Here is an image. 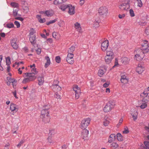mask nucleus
Wrapping results in <instances>:
<instances>
[{
    "mask_svg": "<svg viewBox=\"0 0 149 149\" xmlns=\"http://www.w3.org/2000/svg\"><path fill=\"white\" fill-rule=\"evenodd\" d=\"M26 76L27 77L24 78L22 81L23 84H25L26 83L29 82L34 80L36 79V77L34 76V74L30 73L29 72L25 73Z\"/></svg>",
    "mask_w": 149,
    "mask_h": 149,
    "instance_id": "1",
    "label": "nucleus"
},
{
    "mask_svg": "<svg viewBox=\"0 0 149 149\" xmlns=\"http://www.w3.org/2000/svg\"><path fill=\"white\" fill-rule=\"evenodd\" d=\"M115 104L111 101H109L106 104L104 107L103 110L105 112H108L110 111L113 107Z\"/></svg>",
    "mask_w": 149,
    "mask_h": 149,
    "instance_id": "2",
    "label": "nucleus"
},
{
    "mask_svg": "<svg viewBox=\"0 0 149 149\" xmlns=\"http://www.w3.org/2000/svg\"><path fill=\"white\" fill-rule=\"evenodd\" d=\"M129 1H127L125 3L121 4L119 6V8L122 10H127L130 8Z\"/></svg>",
    "mask_w": 149,
    "mask_h": 149,
    "instance_id": "3",
    "label": "nucleus"
},
{
    "mask_svg": "<svg viewBox=\"0 0 149 149\" xmlns=\"http://www.w3.org/2000/svg\"><path fill=\"white\" fill-rule=\"evenodd\" d=\"M98 13L100 15L106 17L108 14V9L106 7L102 6L98 10Z\"/></svg>",
    "mask_w": 149,
    "mask_h": 149,
    "instance_id": "4",
    "label": "nucleus"
},
{
    "mask_svg": "<svg viewBox=\"0 0 149 149\" xmlns=\"http://www.w3.org/2000/svg\"><path fill=\"white\" fill-rule=\"evenodd\" d=\"M51 110L50 107L48 105H46L43 107V109L41 111V116L49 115V113Z\"/></svg>",
    "mask_w": 149,
    "mask_h": 149,
    "instance_id": "5",
    "label": "nucleus"
},
{
    "mask_svg": "<svg viewBox=\"0 0 149 149\" xmlns=\"http://www.w3.org/2000/svg\"><path fill=\"white\" fill-rule=\"evenodd\" d=\"M91 119L90 118L84 119L81 122V127L82 129H86L90 124Z\"/></svg>",
    "mask_w": 149,
    "mask_h": 149,
    "instance_id": "6",
    "label": "nucleus"
},
{
    "mask_svg": "<svg viewBox=\"0 0 149 149\" xmlns=\"http://www.w3.org/2000/svg\"><path fill=\"white\" fill-rule=\"evenodd\" d=\"M142 47L141 49L146 51V52H149V46L148 41L146 40H144L141 43Z\"/></svg>",
    "mask_w": 149,
    "mask_h": 149,
    "instance_id": "7",
    "label": "nucleus"
},
{
    "mask_svg": "<svg viewBox=\"0 0 149 149\" xmlns=\"http://www.w3.org/2000/svg\"><path fill=\"white\" fill-rule=\"evenodd\" d=\"M109 45V41L107 40H106L102 43L101 47L102 50L104 51H105L107 49Z\"/></svg>",
    "mask_w": 149,
    "mask_h": 149,
    "instance_id": "8",
    "label": "nucleus"
},
{
    "mask_svg": "<svg viewBox=\"0 0 149 149\" xmlns=\"http://www.w3.org/2000/svg\"><path fill=\"white\" fill-rule=\"evenodd\" d=\"M136 52L138 53V54L141 55L140 56H143V57H144L145 56V54L148 53L146 52V51H144V50L141 49H138L135 50L134 53L136 54Z\"/></svg>",
    "mask_w": 149,
    "mask_h": 149,
    "instance_id": "9",
    "label": "nucleus"
},
{
    "mask_svg": "<svg viewBox=\"0 0 149 149\" xmlns=\"http://www.w3.org/2000/svg\"><path fill=\"white\" fill-rule=\"evenodd\" d=\"M129 79L125 75L122 74L121 76L120 81L122 83L124 84L128 83Z\"/></svg>",
    "mask_w": 149,
    "mask_h": 149,
    "instance_id": "10",
    "label": "nucleus"
},
{
    "mask_svg": "<svg viewBox=\"0 0 149 149\" xmlns=\"http://www.w3.org/2000/svg\"><path fill=\"white\" fill-rule=\"evenodd\" d=\"M68 13L71 15L74 14L75 13V8L71 5L68 4Z\"/></svg>",
    "mask_w": 149,
    "mask_h": 149,
    "instance_id": "11",
    "label": "nucleus"
},
{
    "mask_svg": "<svg viewBox=\"0 0 149 149\" xmlns=\"http://www.w3.org/2000/svg\"><path fill=\"white\" fill-rule=\"evenodd\" d=\"M10 109L11 111H15L17 112L18 110V107L16 104L11 103L10 106Z\"/></svg>",
    "mask_w": 149,
    "mask_h": 149,
    "instance_id": "12",
    "label": "nucleus"
},
{
    "mask_svg": "<svg viewBox=\"0 0 149 149\" xmlns=\"http://www.w3.org/2000/svg\"><path fill=\"white\" fill-rule=\"evenodd\" d=\"M41 118H42V121L45 123H48L49 122L50 120V118L49 115L43 116H41Z\"/></svg>",
    "mask_w": 149,
    "mask_h": 149,
    "instance_id": "13",
    "label": "nucleus"
},
{
    "mask_svg": "<svg viewBox=\"0 0 149 149\" xmlns=\"http://www.w3.org/2000/svg\"><path fill=\"white\" fill-rule=\"evenodd\" d=\"M81 133V136L84 139V138L87 137L88 136L89 133V131L86 129H83Z\"/></svg>",
    "mask_w": 149,
    "mask_h": 149,
    "instance_id": "14",
    "label": "nucleus"
},
{
    "mask_svg": "<svg viewBox=\"0 0 149 149\" xmlns=\"http://www.w3.org/2000/svg\"><path fill=\"white\" fill-rule=\"evenodd\" d=\"M74 27L77 30L79 33H81L82 31L80 26V24L78 22H76L74 24Z\"/></svg>",
    "mask_w": 149,
    "mask_h": 149,
    "instance_id": "15",
    "label": "nucleus"
},
{
    "mask_svg": "<svg viewBox=\"0 0 149 149\" xmlns=\"http://www.w3.org/2000/svg\"><path fill=\"white\" fill-rule=\"evenodd\" d=\"M45 59L46 60V62L45 63V67L46 68L50 64L51 62L48 56H45Z\"/></svg>",
    "mask_w": 149,
    "mask_h": 149,
    "instance_id": "16",
    "label": "nucleus"
},
{
    "mask_svg": "<svg viewBox=\"0 0 149 149\" xmlns=\"http://www.w3.org/2000/svg\"><path fill=\"white\" fill-rule=\"evenodd\" d=\"M36 37L35 36H30L29 38V40L33 45H35L36 42Z\"/></svg>",
    "mask_w": 149,
    "mask_h": 149,
    "instance_id": "17",
    "label": "nucleus"
},
{
    "mask_svg": "<svg viewBox=\"0 0 149 149\" xmlns=\"http://www.w3.org/2000/svg\"><path fill=\"white\" fill-rule=\"evenodd\" d=\"M144 68L142 67L141 65H139L136 68L137 72L139 74L141 73L144 70Z\"/></svg>",
    "mask_w": 149,
    "mask_h": 149,
    "instance_id": "18",
    "label": "nucleus"
},
{
    "mask_svg": "<svg viewBox=\"0 0 149 149\" xmlns=\"http://www.w3.org/2000/svg\"><path fill=\"white\" fill-rule=\"evenodd\" d=\"M11 45L13 49H16L18 48V45L17 44L15 40H12L11 41Z\"/></svg>",
    "mask_w": 149,
    "mask_h": 149,
    "instance_id": "19",
    "label": "nucleus"
},
{
    "mask_svg": "<svg viewBox=\"0 0 149 149\" xmlns=\"http://www.w3.org/2000/svg\"><path fill=\"white\" fill-rule=\"evenodd\" d=\"M45 16L47 17H51L53 15V11L52 10H49L45 11Z\"/></svg>",
    "mask_w": 149,
    "mask_h": 149,
    "instance_id": "20",
    "label": "nucleus"
},
{
    "mask_svg": "<svg viewBox=\"0 0 149 149\" xmlns=\"http://www.w3.org/2000/svg\"><path fill=\"white\" fill-rule=\"evenodd\" d=\"M135 55L134 58L137 61H141L143 58H144L143 56H140V55L138 54V53H136Z\"/></svg>",
    "mask_w": 149,
    "mask_h": 149,
    "instance_id": "21",
    "label": "nucleus"
},
{
    "mask_svg": "<svg viewBox=\"0 0 149 149\" xmlns=\"http://www.w3.org/2000/svg\"><path fill=\"white\" fill-rule=\"evenodd\" d=\"M36 17L38 19L39 22L40 23H43L45 22V19L44 18H41V15H37Z\"/></svg>",
    "mask_w": 149,
    "mask_h": 149,
    "instance_id": "22",
    "label": "nucleus"
},
{
    "mask_svg": "<svg viewBox=\"0 0 149 149\" xmlns=\"http://www.w3.org/2000/svg\"><path fill=\"white\" fill-rule=\"evenodd\" d=\"M104 58L106 63L107 64H109L111 62L112 59L113 58V57L106 55L105 56Z\"/></svg>",
    "mask_w": 149,
    "mask_h": 149,
    "instance_id": "23",
    "label": "nucleus"
},
{
    "mask_svg": "<svg viewBox=\"0 0 149 149\" xmlns=\"http://www.w3.org/2000/svg\"><path fill=\"white\" fill-rule=\"evenodd\" d=\"M38 80L39 82L38 84L40 86L42 85L44 82V78L42 77H39Z\"/></svg>",
    "mask_w": 149,
    "mask_h": 149,
    "instance_id": "24",
    "label": "nucleus"
},
{
    "mask_svg": "<svg viewBox=\"0 0 149 149\" xmlns=\"http://www.w3.org/2000/svg\"><path fill=\"white\" fill-rule=\"evenodd\" d=\"M73 91L75 92H80V88L77 85L74 86L73 88Z\"/></svg>",
    "mask_w": 149,
    "mask_h": 149,
    "instance_id": "25",
    "label": "nucleus"
},
{
    "mask_svg": "<svg viewBox=\"0 0 149 149\" xmlns=\"http://www.w3.org/2000/svg\"><path fill=\"white\" fill-rule=\"evenodd\" d=\"M75 49V47L74 46L72 45L69 48L68 50V53L73 54V53Z\"/></svg>",
    "mask_w": 149,
    "mask_h": 149,
    "instance_id": "26",
    "label": "nucleus"
},
{
    "mask_svg": "<svg viewBox=\"0 0 149 149\" xmlns=\"http://www.w3.org/2000/svg\"><path fill=\"white\" fill-rule=\"evenodd\" d=\"M109 123V119L107 118L106 117H105L103 122V125L105 126H107L108 125Z\"/></svg>",
    "mask_w": 149,
    "mask_h": 149,
    "instance_id": "27",
    "label": "nucleus"
},
{
    "mask_svg": "<svg viewBox=\"0 0 149 149\" xmlns=\"http://www.w3.org/2000/svg\"><path fill=\"white\" fill-rule=\"evenodd\" d=\"M68 5H63L59 7V8L62 11H64L66 9H68Z\"/></svg>",
    "mask_w": 149,
    "mask_h": 149,
    "instance_id": "28",
    "label": "nucleus"
},
{
    "mask_svg": "<svg viewBox=\"0 0 149 149\" xmlns=\"http://www.w3.org/2000/svg\"><path fill=\"white\" fill-rule=\"evenodd\" d=\"M143 98L142 100L143 102H147L149 101V96L147 95L146 96H143Z\"/></svg>",
    "mask_w": 149,
    "mask_h": 149,
    "instance_id": "29",
    "label": "nucleus"
},
{
    "mask_svg": "<svg viewBox=\"0 0 149 149\" xmlns=\"http://www.w3.org/2000/svg\"><path fill=\"white\" fill-rule=\"evenodd\" d=\"M10 6L14 8H19V5L17 3L15 2H11L10 3Z\"/></svg>",
    "mask_w": 149,
    "mask_h": 149,
    "instance_id": "30",
    "label": "nucleus"
},
{
    "mask_svg": "<svg viewBox=\"0 0 149 149\" xmlns=\"http://www.w3.org/2000/svg\"><path fill=\"white\" fill-rule=\"evenodd\" d=\"M117 138L119 141H122L123 140V136L120 133H118L117 134Z\"/></svg>",
    "mask_w": 149,
    "mask_h": 149,
    "instance_id": "31",
    "label": "nucleus"
},
{
    "mask_svg": "<svg viewBox=\"0 0 149 149\" xmlns=\"http://www.w3.org/2000/svg\"><path fill=\"white\" fill-rule=\"evenodd\" d=\"M7 79L9 80V82L10 83H12L13 85V84H15L17 83V81H16L15 79H12L11 78H10L9 77H7Z\"/></svg>",
    "mask_w": 149,
    "mask_h": 149,
    "instance_id": "32",
    "label": "nucleus"
},
{
    "mask_svg": "<svg viewBox=\"0 0 149 149\" xmlns=\"http://www.w3.org/2000/svg\"><path fill=\"white\" fill-rule=\"evenodd\" d=\"M148 90H147L146 88H145L144 91V92L141 93V96H146L148 95L149 94Z\"/></svg>",
    "mask_w": 149,
    "mask_h": 149,
    "instance_id": "33",
    "label": "nucleus"
},
{
    "mask_svg": "<svg viewBox=\"0 0 149 149\" xmlns=\"http://www.w3.org/2000/svg\"><path fill=\"white\" fill-rule=\"evenodd\" d=\"M66 60L67 62L70 64H72L74 62L73 58H66Z\"/></svg>",
    "mask_w": 149,
    "mask_h": 149,
    "instance_id": "34",
    "label": "nucleus"
},
{
    "mask_svg": "<svg viewBox=\"0 0 149 149\" xmlns=\"http://www.w3.org/2000/svg\"><path fill=\"white\" fill-rule=\"evenodd\" d=\"M19 8H16L15 9H13V15L14 17H15L17 15V13L19 10Z\"/></svg>",
    "mask_w": 149,
    "mask_h": 149,
    "instance_id": "35",
    "label": "nucleus"
},
{
    "mask_svg": "<svg viewBox=\"0 0 149 149\" xmlns=\"http://www.w3.org/2000/svg\"><path fill=\"white\" fill-rule=\"evenodd\" d=\"M63 0H55L54 1V4L56 5H58L63 3Z\"/></svg>",
    "mask_w": 149,
    "mask_h": 149,
    "instance_id": "36",
    "label": "nucleus"
},
{
    "mask_svg": "<svg viewBox=\"0 0 149 149\" xmlns=\"http://www.w3.org/2000/svg\"><path fill=\"white\" fill-rule=\"evenodd\" d=\"M122 61H123V63H124V64H126L128 63L129 59L126 57H124L122 58Z\"/></svg>",
    "mask_w": 149,
    "mask_h": 149,
    "instance_id": "37",
    "label": "nucleus"
},
{
    "mask_svg": "<svg viewBox=\"0 0 149 149\" xmlns=\"http://www.w3.org/2000/svg\"><path fill=\"white\" fill-rule=\"evenodd\" d=\"M113 55V53L112 51L111 50H107V56H109L111 57H112Z\"/></svg>",
    "mask_w": 149,
    "mask_h": 149,
    "instance_id": "38",
    "label": "nucleus"
},
{
    "mask_svg": "<svg viewBox=\"0 0 149 149\" xmlns=\"http://www.w3.org/2000/svg\"><path fill=\"white\" fill-rule=\"evenodd\" d=\"M104 71L102 69L99 70L98 72V74L100 77H101L104 74Z\"/></svg>",
    "mask_w": 149,
    "mask_h": 149,
    "instance_id": "39",
    "label": "nucleus"
},
{
    "mask_svg": "<svg viewBox=\"0 0 149 149\" xmlns=\"http://www.w3.org/2000/svg\"><path fill=\"white\" fill-rule=\"evenodd\" d=\"M6 63L7 65H9L10 63V59L9 56L6 58Z\"/></svg>",
    "mask_w": 149,
    "mask_h": 149,
    "instance_id": "40",
    "label": "nucleus"
},
{
    "mask_svg": "<svg viewBox=\"0 0 149 149\" xmlns=\"http://www.w3.org/2000/svg\"><path fill=\"white\" fill-rule=\"evenodd\" d=\"M56 82L57 83V84H53L52 85V86H51L52 89L54 92H56V90L57 88H56V87L55 86L54 87H55L54 88H53V86H55V85H56V86H58V84L59 83V82H58V81H56Z\"/></svg>",
    "mask_w": 149,
    "mask_h": 149,
    "instance_id": "41",
    "label": "nucleus"
},
{
    "mask_svg": "<svg viewBox=\"0 0 149 149\" xmlns=\"http://www.w3.org/2000/svg\"><path fill=\"white\" fill-rule=\"evenodd\" d=\"M141 105L140 106V107L141 109H143L147 107V104L146 102H143Z\"/></svg>",
    "mask_w": 149,
    "mask_h": 149,
    "instance_id": "42",
    "label": "nucleus"
},
{
    "mask_svg": "<svg viewBox=\"0 0 149 149\" xmlns=\"http://www.w3.org/2000/svg\"><path fill=\"white\" fill-rule=\"evenodd\" d=\"M6 27L8 28H13L14 27V25L13 23H10L7 24Z\"/></svg>",
    "mask_w": 149,
    "mask_h": 149,
    "instance_id": "43",
    "label": "nucleus"
},
{
    "mask_svg": "<svg viewBox=\"0 0 149 149\" xmlns=\"http://www.w3.org/2000/svg\"><path fill=\"white\" fill-rule=\"evenodd\" d=\"M32 72L30 73H33L34 74V76H35V75L36 74L38 73V72L36 71V68H32L31 70Z\"/></svg>",
    "mask_w": 149,
    "mask_h": 149,
    "instance_id": "44",
    "label": "nucleus"
},
{
    "mask_svg": "<svg viewBox=\"0 0 149 149\" xmlns=\"http://www.w3.org/2000/svg\"><path fill=\"white\" fill-rule=\"evenodd\" d=\"M100 20H98L97 21H95V22L94 24V27L95 28L99 26V23L100 22Z\"/></svg>",
    "mask_w": 149,
    "mask_h": 149,
    "instance_id": "45",
    "label": "nucleus"
},
{
    "mask_svg": "<svg viewBox=\"0 0 149 149\" xmlns=\"http://www.w3.org/2000/svg\"><path fill=\"white\" fill-rule=\"evenodd\" d=\"M111 147L114 148H116L118 146V145L116 143H113L111 145Z\"/></svg>",
    "mask_w": 149,
    "mask_h": 149,
    "instance_id": "46",
    "label": "nucleus"
},
{
    "mask_svg": "<svg viewBox=\"0 0 149 149\" xmlns=\"http://www.w3.org/2000/svg\"><path fill=\"white\" fill-rule=\"evenodd\" d=\"M137 1V6L140 7H142L143 3L141 0H136Z\"/></svg>",
    "mask_w": 149,
    "mask_h": 149,
    "instance_id": "47",
    "label": "nucleus"
},
{
    "mask_svg": "<svg viewBox=\"0 0 149 149\" xmlns=\"http://www.w3.org/2000/svg\"><path fill=\"white\" fill-rule=\"evenodd\" d=\"M23 10L27 12L29 11V8L27 5H24L22 6Z\"/></svg>",
    "mask_w": 149,
    "mask_h": 149,
    "instance_id": "48",
    "label": "nucleus"
},
{
    "mask_svg": "<svg viewBox=\"0 0 149 149\" xmlns=\"http://www.w3.org/2000/svg\"><path fill=\"white\" fill-rule=\"evenodd\" d=\"M74 56V54H72L69 53H68V54L66 58H73Z\"/></svg>",
    "mask_w": 149,
    "mask_h": 149,
    "instance_id": "49",
    "label": "nucleus"
},
{
    "mask_svg": "<svg viewBox=\"0 0 149 149\" xmlns=\"http://www.w3.org/2000/svg\"><path fill=\"white\" fill-rule=\"evenodd\" d=\"M130 15L132 17H134L135 16V14L134 11L132 9H131L130 10Z\"/></svg>",
    "mask_w": 149,
    "mask_h": 149,
    "instance_id": "50",
    "label": "nucleus"
},
{
    "mask_svg": "<svg viewBox=\"0 0 149 149\" xmlns=\"http://www.w3.org/2000/svg\"><path fill=\"white\" fill-rule=\"evenodd\" d=\"M35 32H36L35 30L33 28H32L30 29L29 35L31 36L33 35Z\"/></svg>",
    "mask_w": 149,
    "mask_h": 149,
    "instance_id": "51",
    "label": "nucleus"
},
{
    "mask_svg": "<svg viewBox=\"0 0 149 149\" xmlns=\"http://www.w3.org/2000/svg\"><path fill=\"white\" fill-rule=\"evenodd\" d=\"M137 112H136V113H135V115H134L133 114L132 115V117L133 118V120H134L135 121L136 120L137 118Z\"/></svg>",
    "mask_w": 149,
    "mask_h": 149,
    "instance_id": "52",
    "label": "nucleus"
},
{
    "mask_svg": "<svg viewBox=\"0 0 149 149\" xmlns=\"http://www.w3.org/2000/svg\"><path fill=\"white\" fill-rule=\"evenodd\" d=\"M55 60L56 62L58 63H59L61 61V58L59 56H57L55 58Z\"/></svg>",
    "mask_w": 149,
    "mask_h": 149,
    "instance_id": "53",
    "label": "nucleus"
},
{
    "mask_svg": "<svg viewBox=\"0 0 149 149\" xmlns=\"http://www.w3.org/2000/svg\"><path fill=\"white\" fill-rule=\"evenodd\" d=\"M54 96L55 97L57 98L58 99H61V96L58 94V93L56 92L55 93V94L54 95Z\"/></svg>",
    "mask_w": 149,
    "mask_h": 149,
    "instance_id": "54",
    "label": "nucleus"
},
{
    "mask_svg": "<svg viewBox=\"0 0 149 149\" xmlns=\"http://www.w3.org/2000/svg\"><path fill=\"white\" fill-rule=\"evenodd\" d=\"M14 24L17 26V28H18L20 27V24L18 21H15Z\"/></svg>",
    "mask_w": 149,
    "mask_h": 149,
    "instance_id": "55",
    "label": "nucleus"
},
{
    "mask_svg": "<svg viewBox=\"0 0 149 149\" xmlns=\"http://www.w3.org/2000/svg\"><path fill=\"white\" fill-rule=\"evenodd\" d=\"M75 98L76 99H78L79 98V95L80 94V92H75Z\"/></svg>",
    "mask_w": 149,
    "mask_h": 149,
    "instance_id": "56",
    "label": "nucleus"
},
{
    "mask_svg": "<svg viewBox=\"0 0 149 149\" xmlns=\"http://www.w3.org/2000/svg\"><path fill=\"white\" fill-rule=\"evenodd\" d=\"M145 32L147 35L149 34V26L146 28L145 31Z\"/></svg>",
    "mask_w": 149,
    "mask_h": 149,
    "instance_id": "57",
    "label": "nucleus"
},
{
    "mask_svg": "<svg viewBox=\"0 0 149 149\" xmlns=\"http://www.w3.org/2000/svg\"><path fill=\"white\" fill-rule=\"evenodd\" d=\"M56 87L57 89L56 90V91H60L61 90V88L58 86H53V88H54L55 87Z\"/></svg>",
    "mask_w": 149,
    "mask_h": 149,
    "instance_id": "58",
    "label": "nucleus"
},
{
    "mask_svg": "<svg viewBox=\"0 0 149 149\" xmlns=\"http://www.w3.org/2000/svg\"><path fill=\"white\" fill-rule=\"evenodd\" d=\"M110 83L108 81L106 83H105L104 84H103V86L104 88H106L109 86V85Z\"/></svg>",
    "mask_w": 149,
    "mask_h": 149,
    "instance_id": "59",
    "label": "nucleus"
},
{
    "mask_svg": "<svg viewBox=\"0 0 149 149\" xmlns=\"http://www.w3.org/2000/svg\"><path fill=\"white\" fill-rule=\"evenodd\" d=\"M56 19H54V20H50L46 24H47V25H48L51 24H52V23H54L55 22H56Z\"/></svg>",
    "mask_w": 149,
    "mask_h": 149,
    "instance_id": "60",
    "label": "nucleus"
},
{
    "mask_svg": "<svg viewBox=\"0 0 149 149\" xmlns=\"http://www.w3.org/2000/svg\"><path fill=\"white\" fill-rule=\"evenodd\" d=\"M55 132L54 130H49V134L51 135H53L55 133Z\"/></svg>",
    "mask_w": 149,
    "mask_h": 149,
    "instance_id": "61",
    "label": "nucleus"
},
{
    "mask_svg": "<svg viewBox=\"0 0 149 149\" xmlns=\"http://www.w3.org/2000/svg\"><path fill=\"white\" fill-rule=\"evenodd\" d=\"M129 132V131L127 127L126 128H125L124 129V130L123 131V134H127Z\"/></svg>",
    "mask_w": 149,
    "mask_h": 149,
    "instance_id": "62",
    "label": "nucleus"
},
{
    "mask_svg": "<svg viewBox=\"0 0 149 149\" xmlns=\"http://www.w3.org/2000/svg\"><path fill=\"white\" fill-rule=\"evenodd\" d=\"M109 137H110V138H112L113 140H115L116 138V135L114 134H111L110 135Z\"/></svg>",
    "mask_w": 149,
    "mask_h": 149,
    "instance_id": "63",
    "label": "nucleus"
},
{
    "mask_svg": "<svg viewBox=\"0 0 149 149\" xmlns=\"http://www.w3.org/2000/svg\"><path fill=\"white\" fill-rule=\"evenodd\" d=\"M144 144L146 147H149V142L145 141L144 142Z\"/></svg>",
    "mask_w": 149,
    "mask_h": 149,
    "instance_id": "64",
    "label": "nucleus"
}]
</instances>
